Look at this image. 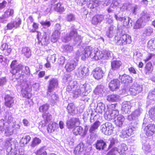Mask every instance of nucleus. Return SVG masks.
Segmentation results:
<instances>
[{"label": "nucleus", "instance_id": "1", "mask_svg": "<svg viewBox=\"0 0 155 155\" xmlns=\"http://www.w3.org/2000/svg\"><path fill=\"white\" fill-rule=\"evenodd\" d=\"M10 73L14 75L16 79H19L25 76H29L30 74L29 68L20 64H18L17 61H12L10 65Z\"/></svg>", "mask_w": 155, "mask_h": 155}, {"label": "nucleus", "instance_id": "2", "mask_svg": "<svg viewBox=\"0 0 155 155\" xmlns=\"http://www.w3.org/2000/svg\"><path fill=\"white\" fill-rule=\"evenodd\" d=\"M84 54L85 57H90L94 60H98L102 58L104 54L98 49L91 50L90 47H86L84 49Z\"/></svg>", "mask_w": 155, "mask_h": 155}, {"label": "nucleus", "instance_id": "3", "mask_svg": "<svg viewBox=\"0 0 155 155\" xmlns=\"http://www.w3.org/2000/svg\"><path fill=\"white\" fill-rule=\"evenodd\" d=\"M115 42L117 45H124L131 42V37L127 34H120L114 38Z\"/></svg>", "mask_w": 155, "mask_h": 155}, {"label": "nucleus", "instance_id": "4", "mask_svg": "<svg viewBox=\"0 0 155 155\" xmlns=\"http://www.w3.org/2000/svg\"><path fill=\"white\" fill-rule=\"evenodd\" d=\"M119 111L117 110H110V108L108 107L107 110L104 114V117L105 119L110 120L114 119L119 116Z\"/></svg>", "mask_w": 155, "mask_h": 155}, {"label": "nucleus", "instance_id": "5", "mask_svg": "<svg viewBox=\"0 0 155 155\" xmlns=\"http://www.w3.org/2000/svg\"><path fill=\"white\" fill-rule=\"evenodd\" d=\"M78 60L74 58L67 62L65 66L66 71L70 72L74 70L78 65Z\"/></svg>", "mask_w": 155, "mask_h": 155}, {"label": "nucleus", "instance_id": "6", "mask_svg": "<svg viewBox=\"0 0 155 155\" xmlns=\"http://www.w3.org/2000/svg\"><path fill=\"white\" fill-rule=\"evenodd\" d=\"M114 129V127L111 123H107L102 125L101 130L105 135H110L113 133Z\"/></svg>", "mask_w": 155, "mask_h": 155}, {"label": "nucleus", "instance_id": "7", "mask_svg": "<svg viewBox=\"0 0 155 155\" xmlns=\"http://www.w3.org/2000/svg\"><path fill=\"white\" fill-rule=\"evenodd\" d=\"M61 29V26L59 24L57 23L55 25V29L53 32L51 38V41L53 43L57 41L60 35V30Z\"/></svg>", "mask_w": 155, "mask_h": 155}, {"label": "nucleus", "instance_id": "8", "mask_svg": "<svg viewBox=\"0 0 155 155\" xmlns=\"http://www.w3.org/2000/svg\"><path fill=\"white\" fill-rule=\"evenodd\" d=\"M120 85V82L118 79L114 78L109 82L108 87L111 91H114L119 89Z\"/></svg>", "mask_w": 155, "mask_h": 155}, {"label": "nucleus", "instance_id": "9", "mask_svg": "<svg viewBox=\"0 0 155 155\" xmlns=\"http://www.w3.org/2000/svg\"><path fill=\"white\" fill-rule=\"evenodd\" d=\"M94 77L97 80L102 78L104 75V73L101 68L97 67L95 68L92 71Z\"/></svg>", "mask_w": 155, "mask_h": 155}, {"label": "nucleus", "instance_id": "10", "mask_svg": "<svg viewBox=\"0 0 155 155\" xmlns=\"http://www.w3.org/2000/svg\"><path fill=\"white\" fill-rule=\"evenodd\" d=\"M145 134L148 137L152 136L155 132V125L149 124L146 126L144 129Z\"/></svg>", "mask_w": 155, "mask_h": 155}, {"label": "nucleus", "instance_id": "11", "mask_svg": "<svg viewBox=\"0 0 155 155\" xmlns=\"http://www.w3.org/2000/svg\"><path fill=\"white\" fill-rule=\"evenodd\" d=\"M58 85V82L57 79L53 78L49 81V84L48 87V92H51L54 88Z\"/></svg>", "mask_w": 155, "mask_h": 155}, {"label": "nucleus", "instance_id": "12", "mask_svg": "<svg viewBox=\"0 0 155 155\" xmlns=\"http://www.w3.org/2000/svg\"><path fill=\"white\" fill-rule=\"evenodd\" d=\"M104 19L103 15L101 14L96 15L92 17L91 22L94 25H97L101 22Z\"/></svg>", "mask_w": 155, "mask_h": 155}, {"label": "nucleus", "instance_id": "13", "mask_svg": "<svg viewBox=\"0 0 155 155\" xmlns=\"http://www.w3.org/2000/svg\"><path fill=\"white\" fill-rule=\"evenodd\" d=\"M4 99L5 106L9 108L12 107L14 103L13 98L9 95L7 94L5 96Z\"/></svg>", "mask_w": 155, "mask_h": 155}, {"label": "nucleus", "instance_id": "14", "mask_svg": "<svg viewBox=\"0 0 155 155\" xmlns=\"http://www.w3.org/2000/svg\"><path fill=\"white\" fill-rule=\"evenodd\" d=\"M132 129H126L122 130L119 134V136L123 139L128 137L132 134Z\"/></svg>", "mask_w": 155, "mask_h": 155}, {"label": "nucleus", "instance_id": "15", "mask_svg": "<svg viewBox=\"0 0 155 155\" xmlns=\"http://www.w3.org/2000/svg\"><path fill=\"white\" fill-rule=\"evenodd\" d=\"M119 78L122 83L128 84L131 83L132 82V77L126 74H123L121 76H120Z\"/></svg>", "mask_w": 155, "mask_h": 155}, {"label": "nucleus", "instance_id": "16", "mask_svg": "<svg viewBox=\"0 0 155 155\" xmlns=\"http://www.w3.org/2000/svg\"><path fill=\"white\" fill-rule=\"evenodd\" d=\"M84 150V145L82 143H80L74 148V153L75 155H80Z\"/></svg>", "mask_w": 155, "mask_h": 155}, {"label": "nucleus", "instance_id": "17", "mask_svg": "<svg viewBox=\"0 0 155 155\" xmlns=\"http://www.w3.org/2000/svg\"><path fill=\"white\" fill-rule=\"evenodd\" d=\"M95 145L96 149L98 150H104L107 146L105 142L102 139L97 140Z\"/></svg>", "mask_w": 155, "mask_h": 155}, {"label": "nucleus", "instance_id": "18", "mask_svg": "<svg viewBox=\"0 0 155 155\" xmlns=\"http://www.w3.org/2000/svg\"><path fill=\"white\" fill-rule=\"evenodd\" d=\"M79 121V119L77 118H72L67 121L66 125L68 128L71 129L74 127L75 124Z\"/></svg>", "mask_w": 155, "mask_h": 155}, {"label": "nucleus", "instance_id": "19", "mask_svg": "<svg viewBox=\"0 0 155 155\" xmlns=\"http://www.w3.org/2000/svg\"><path fill=\"white\" fill-rule=\"evenodd\" d=\"M147 48L150 51H155V38H152L148 41Z\"/></svg>", "mask_w": 155, "mask_h": 155}, {"label": "nucleus", "instance_id": "20", "mask_svg": "<svg viewBox=\"0 0 155 155\" xmlns=\"http://www.w3.org/2000/svg\"><path fill=\"white\" fill-rule=\"evenodd\" d=\"M122 64V63L120 61L114 60L111 62V68L113 70H117L120 68Z\"/></svg>", "mask_w": 155, "mask_h": 155}, {"label": "nucleus", "instance_id": "21", "mask_svg": "<svg viewBox=\"0 0 155 155\" xmlns=\"http://www.w3.org/2000/svg\"><path fill=\"white\" fill-rule=\"evenodd\" d=\"M131 107V103L130 102H126L123 104L121 110L126 113H128L130 111Z\"/></svg>", "mask_w": 155, "mask_h": 155}, {"label": "nucleus", "instance_id": "22", "mask_svg": "<svg viewBox=\"0 0 155 155\" xmlns=\"http://www.w3.org/2000/svg\"><path fill=\"white\" fill-rule=\"evenodd\" d=\"M124 119L125 118L123 116L119 115L117 119L114 120L115 124L117 126L121 127L123 124Z\"/></svg>", "mask_w": 155, "mask_h": 155}, {"label": "nucleus", "instance_id": "23", "mask_svg": "<svg viewBox=\"0 0 155 155\" xmlns=\"http://www.w3.org/2000/svg\"><path fill=\"white\" fill-rule=\"evenodd\" d=\"M128 150L127 145L124 143L121 144L117 148V151L120 154H125Z\"/></svg>", "mask_w": 155, "mask_h": 155}, {"label": "nucleus", "instance_id": "24", "mask_svg": "<svg viewBox=\"0 0 155 155\" xmlns=\"http://www.w3.org/2000/svg\"><path fill=\"white\" fill-rule=\"evenodd\" d=\"M143 23H145L150 20V16L146 12H142L141 17L139 18Z\"/></svg>", "mask_w": 155, "mask_h": 155}, {"label": "nucleus", "instance_id": "25", "mask_svg": "<svg viewBox=\"0 0 155 155\" xmlns=\"http://www.w3.org/2000/svg\"><path fill=\"white\" fill-rule=\"evenodd\" d=\"M68 37L69 38L72 37H78L81 41L82 38L81 36L78 35V33L76 29H73L69 32L68 35Z\"/></svg>", "mask_w": 155, "mask_h": 155}, {"label": "nucleus", "instance_id": "26", "mask_svg": "<svg viewBox=\"0 0 155 155\" xmlns=\"http://www.w3.org/2000/svg\"><path fill=\"white\" fill-rule=\"evenodd\" d=\"M153 68L151 62L150 61L147 63L144 68V71L146 74H149L153 71Z\"/></svg>", "mask_w": 155, "mask_h": 155}, {"label": "nucleus", "instance_id": "27", "mask_svg": "<svg viewBox=\"0 0 155 155\" xmlns=\"http://www.w3.org/2000/svg\"><path fill=\"white\" fill-rule=\"evenodd\" d=\"M41 142V140L40 138L35 137L32 139L30 146L31 147L34 148L39 145Z\"/></svg>", "mask_w": 155, "mask_h": 155}, {"label": "nucleus", "instance_id": "28", "mask_svg": "<svg viewBox=\"0 0 155 155\" xmlns=\"http://www.w3.org/2000/svg\"><path fill=\"white\" fill-rule=\"evenodd\" d=\"M76 107L73 103H70L68 104L67 110L68 113L71 114H74L75 113Z\"/></svg>", "mask_w": 155, "mask_h": 155}, {"label": "nucleus", "instance_id": "29", "mask_svg": "<svg viewBox=\"0 0 155 155\" xmlns=\"http://www.w3.org/2000/svg\"><path fill=\"white\" fill-rule=\"evenodd\" d=\"M50 108V105L47 103L44 104L39 107L38 110L40 112L45 113Z\"/></svg>", "mask_w": 155, "mask_h": 155}, {"label": "nucleus", "instance_id": "30", "mask_svg": "<svg viewBox=\"0 0 155 155\" xmlns=\"http://www.w3.org/2000/svg\"><path fill=\"white\" fill-rule=\"evenodd\" d=\"M72 131L73 134L75 135H83L84 130L82 127L78 126L74 128Z\"/></svg>", "mask_w": 155, "mask_h": 155}, {"label": "nucleus", "instance_id": "31", "mask_svg": "<svg viewBox=\"0 0 155 155\" xmlns=\"http://www.w3.org/2000/svg\"><path fill=\"white\" fill-rule=\"evenodd\" d=\"M21 54L26 58H28L31 55V52L29 48L25 47L22 48Z\"/></svg>", "mask_w": 155, "mask_h": 155}, {"label": "nucleus", "instance_id": "32", "mask_svg": "<svg viewBox=\"0 0 155 155\" xmlns=\"http://www.w3.org/2000/svg\"><path fill=\"white\" fill-rule=\"evenodd\" d=\"M119 99V96L117 94H112L108 95L107 97V100L109 101L116 102Z\"/></svg>", "mask_w": 155, "mask_h": 155}, {"label": "nucleus", "instance_id": "33", "mask_svg": "<svg viewBox=\"0 0 155 155\" xmlns=\"http://www.w3.org/2000/svg\"><path fill=\"white\" fill-rule=\"evenodd\" d=\"M31 139V137L29 135H26L23 137L20 140V143L23 146L27 144L29 142Z\"/></svg>", "mask_w": 155, "mask_h": 155}, {"label": "nucleus", "instance_id": "34", "mask_svg": "<svg viewBox=\"0 0 155 155\" xmlns=\"http://www.w3.org/2000/svg\"><path fill=\"white\" fill-rule=\"evenodd\" d=\"M101 124L99 121H96L92 124L89 129V131L92 132L95 130L97 129Z\"/></svg>", "mask_w": 155, "mask_h": 155}, {"label": "nucleus", "instance_id": "35", "mask_svg": "<svg viewBox=\"0 0 155 155\" xmlns=\"http://www.w3.org/2000/svg\"><path fill=\"white\" fill-rule=\"evenodd\" d=\"M39 43H41L43 46H47L49 43L48 40L47 39V37L46 35H44L40 40H39Z\"/></svg>", "mask_w": 155, "mask_h": 155}, {"label": "nucleus", "instance_id": "36", "mask_svg": "<svg viewBox=\"0 0 155 155\" xmlns=\"http://www.w3.org/2000/svg\"><path fill=\"white\" fill-rule=\"evenodd\" d=\"M56 128V125L52 123L51 124H49L48 125L47 129L48 132L50 133L54 132Z\"/></svg>", "mask_w": 155, "mask_h": 155}, {"label": "nucleus", "instance_id": "37", "mask_svg": "<svg viewBox=\"0 0 155 155\" xmlns=\"http://www.w3.org/2000/svg\"><path fill=\"white\" fill-rule=\"evenodd\" d=\"M36 155H47V153L44 147L38 149L35 152Z\"/></svg>", "mask_w": 155, "mask_h": 155}, {"label": "nucleus", "instance_id": "38", "mask_svg": "<svg viewBox=\"0 0 155 155\" xmlns=\"http://www.w3.org/2000/svg\"><path fill=\"white\" fill-rule=\"evenodd\" d=\"M42 117L44 120L48 122H50L52 119V115L49 113H44L42 114Z\"/></svg>", "mask_w": 155, "mask_h": 155}, {"label": "nucleus", "instance_id": "39", "mask_svg": "<svg viewBox=\"0 0 155 155\" xmlns=\"http://www.w3.org/2000/svg\"><path fill=\"white\" fill-rule=\"evenodd\" d=\"M54 8L56 11L59 12H62L64 10V7L62 6V5L60 2L58 3L56 5Z\"/></svg>", "mask_w": 155, "mask_h": 155}, {"label": "nucleus", "instance_id": "40", "mask_svg": "<svg viewBox=\"0 0 155 155\" xmlns=\"http://www.w3.org/2000/svg\"><path fill=\"white\" fill-rule=\"evenodd\" d=\"M14 11L13 9H8L4 13L3 17L5 18H8L13 15Z\"/></svg>", "mask_w": 155, "mask_h": 155}, {"label": "nucleus", "instance_id": "41", "mask_svg": "<svg viewBox=\"0 0 155 155\" xmlns=\"http://www.w3.org/2000/svg\"><path fill=\"white\" fill-rule=\"evenodd\" d=\"M143 23V21L140 18H138L134 26V28L137 29L141 28Z\"/></svg>", "mask_w": 155, "mask_h": 155}, {"label": "nucleus", "instance_id": "42", "mask_svg": "<svg viewBox=\"0 0 155 155\" xmlns=\"http://www.w3.org/2000/svg\"><path fill=\"white\" fill-rule=\"evenodd\" d=\"M56 59V55L54 54L48 56L47 57V60L53 64L55 62Z\"/></svg>", "mask_w": 155, "mask_h": 155}, {"label": "nucleus", "instance_id": "43", "mask_svg": "<svg viewBox=\"0 0 155 155\" xmlns=\"http://www.w3.org/2000/svg\"><path fill=\"white\" fill-rule=\"evenodd\" d=\"M153 29L152 28H148L145 29L143 34L147 36L151 35L153 33Z\"/></svg>", "mask_w": 155, "mask_h": 155}, {"label": "nucleus", "instance_id": "44", "mask_svg": "<svg viewBox=\"0 0 155 155\" xmlns=\"http://www.w3.org/2000/svg\"><path fill=\"white\" fill-rule=\"evenodd\" d=\"M96 3L93 0H89L87 4V7L90 9H93L96 6Z\"/></svg>", "mask_w": 155, "mask_h": 155}, {"label": "nucleus", "instance_id": "45", "mask_svg": "<svg viewBox=\"0 0 155 155\" xmlns=\"http://www.w3.org/2000/svg\"><path fill=\"white\" fill-rule=\"evenodd\" d=\"M87 74L86 69L85 68H83L78 72L79 76L83 77L87 75Z\"/></svg>", "mask_w": 155, "mask_h": 155}, {"label": "nucleus", "instance_id": "46", "mask_svg": "<svg viewBox=\"0 0 155 155\" xmlns=\"http://www.w3.org/2000/svg\"><path fill=\"white\" fill-rule=\"evenodd\" d=\"M24 150L23 148H21L16 150L13 155H24Z\"/></svg>", "mask_w": 155, "mask_h": 155}, {"label": "nucleus", "instance_id": "47", "mask_svg": "<svg viewBox=\"0 0 155 155\" xmlns=\"http://www.w3.org/2000/svg\"><path fill=\"white\" fill-rule=\"evenodd\" d=\"M25 90L26 91H27V94H23V96L26 98H28V99L30 98V97L28 96V91L29 92L31 91V87H30L29 85L28 84H27L26 87L25 88Z\"/></svg>", "mask_w": 155, "mask_h": 155}, {"label": "nucleus", "instance_id": "48", "mask_svg": "<svg viewBox=\"0 0 155 155\" xmlns=\"http://www.w3.org/2000/svg\"><path fill=\"white\" fill-rule=\"evenodd\" d=\"M149 114L151 118L155 117V107L150 108L149 111Z\"/></svg>", "mask_w": 155, "mask_h": 155}, {"label": "nucleus", "instance_id": "49", "mask_svg": "<svg viewBox=\"0 0 155 155\" xmlns=\"http://www.w3.org/2000/svg\"><path fill=\"white\" fill-rule=\"evenodd\" d=\"M5 130V134L7 136H9L13 133V131L11 130L9 127H6Z\"/></svg>", "mask_w": 155, "mask_h": 155}, {"label": "nucleus", "instance_id": "50", "mask_svg": "<svg viewBox=\"0 0 155 155\" xmlns=\"http://www.w3.org/2000/svg\"><path fill=\"white\" fill-rule=\"evenodd\" d=\"M14 26V28H17L20 26L21 24V21L20 19H18L17 20L12 21Z\"/></svg>", "mask_w": 155, "mask_h": 155}, {"label": "nucleus", "instance_id": "51", "mask_svg": "<svg viewBox=\"0 0 155 155\" xmlns=\"http://www.w3.org/2000/svg\"><path fill=\"white\" fill-rule=\"evenodd\" d=\"M5 125V123L4 120H0V132H2L5 130L6 128Z\"/></svg>", "mask_w": 155, "mask_h": 155}, {"label": "nucleus", "instance_id": "52", "mask_svg": "<svg viewBox=\"0 0 155 155\" xmlns=\"http://www.w3.org/2000/svg\"><path fill=\"white\" fill-rule=\"evenodd\" d=\"M39 25L38 23L36 22H33V25H32V27L34 29H32L31 30V32H35L36 31V30L38 29Z\"/></svg>", "mask_w": 155, "mask_h": 155}, {"label": "nucleus", "instance_id": "53", "mask_svg": "<svg viewBox=\"0 0 155 155\" xmlns=\"http://www.w3.org/2000/svg\"><path fill=\"white\" fill-rule=\"evenodd\" d=\"M66 20L68 21L71 22L74 20V15L72 14L68 15L66 17Z\"/></svg>", "mask_w": 155, "mask_h": 155}, {"label": "nucleus", "instance_id": "54", "mask_svg": "<svg viewBox=\"0 0 155 155\" xmlns=\"http://www.w3.org/2000/svg\"><path fill=\"white\" fill-rule=\"evenodd\" d=\"M155 54H154L149 53L148 54V56L144 60V61L146 62L147 61L150 60L153 56H155Z\"/></svg>", "mask_w": 155, "mask_h": 155}, {"label": "nucleus", "instance_id": "55", "mask_svg": "<svg viewBox=\"0 0 155 155\" xmlns=\"http://www.w3.org/2000/svg\"><path fill=\"white\" fill-rule=\"evenodd\" d=\"M81 93V91L80 87H78L75 90H73L72 93L75 96L80 94Z\"/></svg>", "mask_w": 155, "mask_h": 155}, {"label": "nucleus", "instance_id": "56", "mask_svg": "<svg viewBox=\"0 0 155 155\" xmlns=\"http://www.w3.org/2000/svg\"><path fill=\"white\" fill-rule=\"evenodd\" d=\"M40 23L42 26H46L47 27H49L51 25L50 21H41Z\"/></svg>", "mask_w": 155, "mask_h": 155}, {"label": "nucleus", "instance_id": "57", "mask_svg": "<svg viewBox=\"0 0 155 155\" xmlns=\"http://www.w3.org/2000/svg\"><path fill=\"white\" fill-rule=\"evenodd\" d=\"M148 97H150L155 98V87L153 90L149 92L148 93Z\"/></svg>", "mask_w": 155, "mask_h": 155}, {"label": "nucleus", "instance_id": "58", "mask_svg": "<svg viewBox=\"0 0 155 155\" xmlns=\"http://www.w3.org/2000/svg\"><path fill=\"white\" fill-rule=\"evenodd\" d=\"M116 151L117 148H113L108 153L107 155H115V152Z\"/></svg>", "mask_w": 155, "mask_h": 155}, {"label": "nucleus", "instance_id": "59", "mask_svg": "<svg viewBox=\"0 0 155 155\" xmlns=\"http://www.w3.org/2000/svg\"><path fill=\"white\" fill-rule=\"evenodd\" d=\"M12 51L11 49L10 48L7 49L6 50L3 51L2 53L5 56L8 55L11 53Z\"/></svg>", "mask_w": 155, "mask_h": 155}, {"label": "nucleus", "instance_id": "60", "mask_svg": "<svg viewBox=\"0 0 155 155\" xmlns=\"http://www.w3.org/2000/svg\"><path fill=\"white\" fill-rule=\"evenodd\" d=\"M9 48V47H8V45L6 43H4L3 44L1 45L0 48V49L1 50L3 51Z\"/></svg>", "mask_w": 155, "mask_h": 155}, {"label": "nucleus", "instance_id": "61", "mask_svg": "<svg viewBox=\"0 0 155 155\" xmlns=\"http://www.w3.org/2000/svg\"><path fill=\"white\" fill-rule=\"evenodd\" d=\"M87 1L88 0H78L77 3L80 5L82 6L86 4Z\"/></svg>", "mask_w": 155, "mask_h": 155}, {"label": "nucleus", "instance_id": "62", "mask_svg": "<svg viewBox=\"0 0 155 155\" xmlns=\"http://www.w3.org/2000/svg\"><path fill=\"white\" fill-rule=\"evenodd\" d=\"M74 88V85H68L67 87L66 91L69 93H71L73 91V89Z\"/></svg>", "mask_w": 155, "mask_h": 155}, {"label": "nucleus", "instance_id": "63", "mask_svg": "<svg viewBox=\"0 0 155 155\" xmlns=\"http://www.w3.org/2000/svg\"><path fill=\"white\" fill-rule=\"evenodd\" d=\"M134 87L137 94L139 93L142 91V88L140 86H134Z\"/></svg>", "mask_w": 155, "mask_h": 155}, {"label": "nucleus", "instance_id": "64", "mask_svg": "<svg viewBox=\"0 0 155 155\" xmlns=\"http://www.w3.org/2000/svg\"><path fill=\"white\" fill-rule=\"evenodd\" d=\"M129 91L130 94L132 95H135L137 94L134 87L130 88Z\"/></svg>", "mask_w": 155, "mask_h": 155}]
</instances>
